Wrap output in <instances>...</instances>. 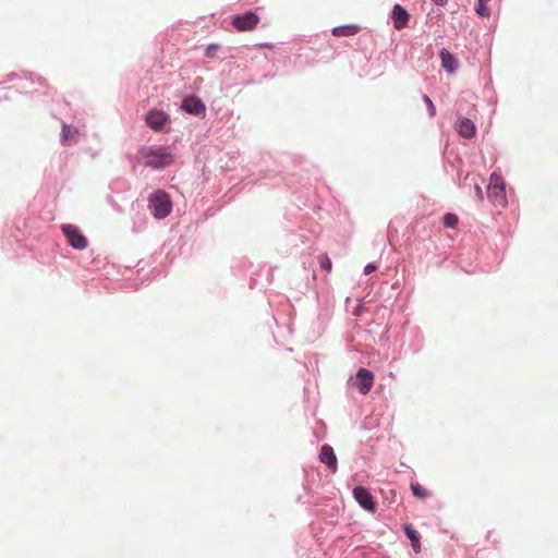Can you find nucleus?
Here are the masks:
<instances>
[{
  "label": "nucleus",
  "mask_w": 558,
  "mask_h": 558,
  "mask_svg": "<svg viewBox=\"0 0 558 558\" xmlns=\"http://www.w3.org/2000/svg\"><path fill=\"white\" fill-rule=\"evenodd\" d=\"M490 0H477V4L475 7L476 13L482 17L490 16L492 10L488 7V2Z\"/></svg>",
  "instance_id": "nucleus-16"
},
{
  "label": "nucleus",
  "mask_w": 558,
  "mask_h": 558,
  "mask_svg": "<svg viewBox=\"0 0 558 558\" xmlns=\"http://www.w3.org/2000/svg\"><path fill=\"white\" fill-rule=\"evenodd\" d=\"M259 17L253 12H246L233 17L232 24L239 32L254 29L258 24Z\"/></svg>",
  "instance_id": "nucleus-5"
},
{
  "label": "nucleus",
  "mask_w": 558,
  "mask_h": 558,
  "mask_svg": "<svg viewBox=\"0 0 558 558\" xmlns=\"http://www.w3.org/2000/svg\"><path fill=\"white\" fill-rule=\"evenodd\" d=\"M405 534L412 542V547L415 551L420 550V541H418V533L411 529L410 526H405Z\"/></svg>",
  "instance_id": "nucleus-18"
},
{
  "label": "nucleus",
  "mask_w": 558,
  "mask_h": 558,
  "mask_svg": "<svg viewBox=\"0 0 558 558\" xmlns=\"http://www.w3.org/2000/svg\"><path fill=\"white\" fill-rule=\"evenodd\" d=\"M468 180H470L473 183L474 193H475L476 198L478 201H483L484 194H483V190L481 186V184L483 183V180L476 175L471 177L469 174L465 177V181H468Z\"/></svg>",
  "instance_id": "nucleus-15"
},
{
  "label": "nucleus",
  "mask_w": 558,
  "mask_h": 558,
  "mask_svg": "<svg viewBox=\"0 0 558 558\" xmlns=\"http://www.w3.org/2000/svg\"><path fill=\"white\" fill-rule=\"evenodd\" d=\"M439 57L441 60V66L448 73H453L458 69V66H459L458 60L447 49L442 48L439 52Z\"/></svg>",
  "instance_id": "nucleus-12"
},
{
  "label": "nucleus",
  "mask_w": 558,
  "mask_h": 558,
  "mask_svg": "<svg viewBox=\"0 0 558 558\" xmlns=\"http://www.w3.org/2000/svg\"><path fill=\"white\" fill-rule=\"evenodd\" d=\"M61 230L69 244L75 250H85L88 246L87 238L74 225H62Z\"/></svg>",
  "instance_id": "nucleus-4"
},
{
  "label": "nucleus",
  "mask_w": 558,
  "mask_h": 558,
  "mask_svg": "<svg viewBox=\"0 0 558 558\" xmlns=\"http://www.w3.org/2000/svg\"><path fill=\"white\" fill-rule=\"evenodd\" d=\"M320 462L325 463L331 472L337 471V458L333 449L329 445H324L319 454Z\"/></svg>",
  "instance_id": "nucleus-10"
},
{
  "label": "nucleus",
  "mask_w": 558,
  "mask_h": 558,
  "mask_svg": "<svg viewBox=\"0 0 558 558\" xmlns=\"http://www.w3.org/2000/svg\"><path fill=\"white\" fill-rule=\"evenodd\" d=\"M374 384V374L366 369L360 368L356 373L353 385L357 388V390L362 395H366L369 392Z\"/></svg>",
  "instance_id": "nucleus-6"
},
{
  "label": "nucleus",
  "mask_w": 558,
  "mask_h": 558,
  "mask_svg": "<svg viewBox=\"0 0 558 558\" xmlns=\"http://www.w3.org/2000/svg\"><path fill=\"white\" fill-rule=\"evenodd\" d=\"M214 48H215L214 46L208 47V49H207L208 56H211V52H214Z\"/></svg>",
  "instance_id": "nucleus-24"
},
{
  "label": "nucleus",
  "mask_w": 558,
  "mask_h": 558,
  "mask_svg": "<svg viewBox=\"0 0 558 558\" xmlns=\"http://www.w3.org/2000/svg\"><path fill=\"white\" fill-rule=\"evenodd\" d=\"M459 222L458 216L451 213H448L442 218V223L447 228H454Z\"/></svg>",
  "instance_id": "nucleus-19"
},
{
  "label": "nucleus",
  "mask_w": 558,
  "mask_h": 558,
  "mask_svg": "<svg viewBox=\"0 0 558 558\" xmlns=\"http://www.w3.org/2000/svg\"><path fill=\"white\" fill-rule=\"evenodd\" d=\"M353 496L362 508L369 512H375L376 502L374 501L373 496L366 488L362 486L355 487L353 490Z\"/></svg>",
  "instance_id": "nucleus-7"
},
{
  "label": "nucleus",
  "mask_w": 558,
  "mask_h": 558,
  "mask_svg": "<svg viewBox=\"0 0 558 558\" xmlns=\"http://www.w3.org/2000/svg\"><path fill=\"white\" fill-rule=\"evenodd\" d=\"M411 489L413 495L420 499H425L430 496V492L418 483H411Z\"/></svg>",
  "instance_id": "nucleus-17"
},
{
  "label": "nucleus",
  "mask_w": 558,
  "mask_h": 558,
  "mask_svg": "<svg viewBox=\"0 0 558 558\" xmlns=\"http://www.w3.org/2000/svg\"><path fill=\"white\" fill-rule=\"evenodd\" d=\"M391 20L396 29L400 31L404 28L409 21L410 14L400 4H395L391 12Z\"/></svg>",
  "instance_id": "nucleus-9"
},
{
  "label": "nucleus",
  "mask_w": 558,
  "mask_h": 558,
  "mask_svg": "<svg viewBox=\"0 0 558 558\" xmlns=\"http://www.w3.org/2000/svg\"><path fill=\"white\" fill-rule=\"evenodd\" d=\"M377 269V266L374 264H367L364 268V274L369 275L371 272L375 271Z\"/></svg>",
  "instance_id": "nucleus-22"
},
{
  "label": "nucleus",
  "mask_w": 558,
  "mask_h": 558,
  "mask_svg": "<svg viewBox=\"0 0 558 558\" xmlns=\"http://www.w3.org/2000/svg\"><path fill=\"white\" fill-rule=\"evenodd\" d=\"M359 26L356 25H342V26H337V27H333L331 33L333 36L336 37H349V36H354L355 34H357L359 32Z\"/></svg>",
  "instance_id": "nucleus-14"
},
{
  "label": "nucleus",
  "mask_w": 558,
  "mask_h": 558,
  "mask_svg": "<svg viewBox=\"0 0 558 558\" xmlns=\"http://www.w3.org/2000/svg\"><path fill=\"white\" fill-rule=\"evenodd\" d=\"M318 263L323 270L330 272L332 268V263L327 254H322L318 256Z\"/></svg>",
  "instance_id": "nucleus-20"
},
{
  "label": "nucleus",
  "mask_w": 558,
  "mask_h": 558,
  "mask_svg": "<svg viewBox=\"0 0 558 558\" xmlns=\"http://www.w3.org/2000/svg\"><path fill=\"white\" fill-rule=\"evenodd\" d=\"M423 100L424 102L426 104L427 106V109H428V112H429V116L430 117H434L436 114V108L432 101V99L427 96V95H424L423 96Z\"/></svg>",
  "instance_id": "nucleus-21"
},
{
  "label": "nucleus",
  "mask_w": 558,
  "mask_h": 558,
  "mask_svg": "<svg viewBox=\"0 0 558 558\" xmlns=\"http://www.w3.org/2000/svg\"><path fill=\"white\" fill-rule=\"evenodd\" d=\"M457 131L462 137L472 138L475 135L476 128L470 119L463 118L458 122Z\"/></svg>",
  "instance_id": "nucleus-13"
},
{
  "label": "nucleus",
  "mask_w": 558,
  "mask_h": 558,
  "mask_svg": "<svg viewBox=\"0 0 558 558\" xmlns=\"http://www.w3.org/2000/svg\"><path fill=\"white\" fill-rule=\"evenodd\" d=\"M140 154L146 158L145 166L163 169L173 162L172 155L165 147H144Z\"/></svg>",
  "instance_id": "nucleus-1"
},
{
  "label": "nucleus",
  "mask_w": 558,
  "mask_h": 558,
  "mask_svg": "<svg viewBox=\"0 0 558 558\" xmlns=\"http://www.w3.org/2000/svg\"><path fill=\"white\" fill-rule=\"evenodd\" d=\"M148 201L149 209L155 218L162 219L171 213L172 203L165 191L158 190L154 192Z\"/></svg>",
  "instance_id": "nucleus-2"
},
{
  "label": "nucleus",
  "mask_w": 558,
  "mask_h": 558,
  "mask_svg": "<svg viewBox=\"0 0 558 558\" xmlns=\"http://www.w3.org/2000/svg\"><path fill=\"white\" fill-rule=\"evenodd\" d=\"M146 123L155 131H160L169 123V116L163 111L151 110L146 116Z\"/></svg>",
  "instance_id": "nucleus-8"
},
{
  "label": "nucleus",
  "mask_w": 558,
  "mask_h": 558,
  "mask_svg": "<svg viewBox=\"0 0 558 558\" xmlns=\"http://www.w3.org/2000/svg\"><path fill=\"white\" fill-rule=\"evenodd\" d=\"M437 5H445L447 3V0H432Z\"/></svg>",
  "instance_id": "nucleus-23"
},
{
  "label": "nucleus",
  "mask_w": 558,
  "mask_h": 558,
  "mask_svg": "<svg viewBox=\"0 0 558 558\" xmlns=\"http://www.w3.org/2000/svg\"><path fill=\"white\" fill-rule=\"evenodd\" d=\"M214 48H215L214 46L208 47V49H207L208 56H211V52H214Z\"/></svg>",
  "instance_id": "nucleus-25"
},
{
  "label": "nucleus",
  "mask_w": 558,
  "mask_h": 558,
  "mask_svg": "<svg viewBox=\"0 0 558 558\" xmlns=\"http://www.w3.org/2000/svg\"><path fill=\"white\" fill-rule=\"evenodd\" d=\"M487 195L495 206L505 207L507 205L505 182L496 172L490 175L489 184L487 186Z\"/></svg>",
  "instance_id": "nucleus-3"
},
{
  "label": "nucleus",
  "mask_w": 558,
  "mask_h": 558,
  "mask_svg": "<svg viewBox=\"0 0 558 558\" xmlns=\"http://www.w3.org/2000/svg\"><path fill=\"white\" fill-rule=\"evenodd\" d=\"M182 109L192 114H201L205 111V105L196 97H187L183 100Z\"/></svg>",
  "instance_id": "nucleus-11"
}]
</instances>
